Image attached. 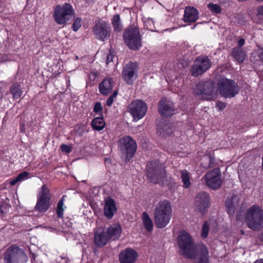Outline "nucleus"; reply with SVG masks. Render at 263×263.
Returning a JSON list of instances; mask_svg holds the SVG:
<instances>
[{"label":"nucleus","mask_w":263,"mask_h":263,"mask_svg":"<svg viewBox=\"0 0 263 263\" xmlns=\"http://www.w3.org/2000/svg\"><path fill=\"white\" fill-rule=\"evenodd\" d=\"M146 177L149 181L161 186L166 185L169 189H172L175 184L174 179L166 176L165 170L158 160L147 163Z\"/></svg>","instance_id":"nucleus-1"},{"label":"nucleus","mask_w":263,"mask_h":263,"mask_svg":"<svg viewBox=\"0 0 263 263\" xmlns=\"http://www.w3.org/2000/svg\"><path fill=\"white\" fill-rule=\"evenodd\" d=\"M172 213L171 203L167 200L160 201L156 206L154 213V220L159 229L165 227L169 223Z\"/></svg>","instance_id":"nucleus-2"},{"label":"nucleus","mask_w":263,"mask_h":263,"mask_svg":"<svg viewBox=\"0 0 263 263\" xmlns=\"http://www.w3.org/2000/svg\"><path fill=\"white\" fill-rule=\"evenodd\" d=\"M177 243L181 254L188 259L195 257L196 247L192 236L185 230L180 231L177 238Z\"/></svg>","instance_id":"nucleus-3"},{"label":"nucleus","mask_w":263,"mask_h":263,"mask_svg":"<svg viewBox=\"0 0 263 263\" xmlns=\"http://www.w3.org/2000/svg\"><path fill=\"white\" fill-rule=\"evenodd\" d=\"M245 220L250 229L254 231L261 229L263 228V210L258 205H253L246 211Z\"/></svg>","instance_id":"nucleus-4"},{"label":"nucleus","mask_w":263,"mask_h":263,"mask_svg":"<svg viewBox=\"0 0 263 263\" xmlns=\"http://www.w3.org/2000/svg\"><path fill=\"white\" fill-rule=\"evenodd\" d=\"M123 39L126 46L130 50L137 51L142 46L139 29L134 25L129 26L124 30Z\"/></svg>","instance_id":"nucleus-5"},{"label":"nucleus","mask_w":263,"mask_h":263,"mask_svg":"<svg viewBox=\"0 0 263 263\" xmlns=\"http://www.w3.org/2000/svg\"><path fill=\"white\" fill-rule=\"evenodd\" d=\"M74 13L72 5L66 3L63 5L58 4L54 7L52 16L58 25H64L73 17Z\"/></svg>","instance_id":"nucleus-6"},{"label":"nucleus","mask_w":263,"mask_h":263,"mask_svg":"<svg viewBox=\"0 0 263 263\" xmlns=\"http://www.w3.org/2000/svg\"><path fill=\"white\" fill-rule=\"evenodd\" d=\"M34 210L40 213L46 212L50 207L52 194L46 184H43L38 192Z\"/></svg>","instance_id":"nucleus-7"},{"label":"nucleus","mask_w":263,"mask_h":263,"mask_svg":"<svg viewBox=\"0 0 263 263\" xmlns=\"http://www.w3.org/2000/svg\"><path fill=\"white\" fill-rule=\"evenodd\" d=\"M217 85L220 95L225 98H232L239 91L237 83L231 79H221L219 81Z\"/></svg>","instance_id":"nucleus-8"},{"label":"nucleus","mask_w":263,"mask_h":263,"mask_svg":"<svg viewBox=\"0 0 263 263\" xmlns=\"http://www.w3.org/2000/svg\"><path fill=\"white\" fill-rule=\"evenodd\" d=\"M118 144L121 152L125 154V162H129L137 151L136 142L131 137L125 136L119 140Z\"/></svg>","instance_id":"nucleus-9"},{"label":"nucleus","mask_w":263,"mask_h":263,"mask_svg":"<svg viewBox=\"0 0 263 263\" xmlns=\"http://www.w3.org/2000/svg\"><path fill=\"white\" fill-rule=\"evenodd\" d=\"M215 87L210 81L201 80L199 82L193 89L196 96H202L203 100H212L215 95Z\"/></svg>","instance_id":"nucleus-10"},{"label":"nucleus","mask_w":263,"mask_h":263,"mask_svg":"<svg viewBox=\"0 0 263 263\" xmlns=\"http://www.w3.org/2000/svg\"><path fill=\"white\" fill-rule=\"evenodd\" d=\"M139 66L136 62H129L126 64L122 71L123 81L128 85H132L138 77Z\"/></svg>","instance_id":"nucleus-11"},{"label":"nucleus","mask_w":263,"mask_h":263,"mask_svg":"<svg viewBox=\"0 0 263 263\" xmlns=\"http://www.w3.org/2000/svg\"><path fill=\"white\" fill-rule=\"evenodd\" d=\"M211 67V62L207 56L198 57L191 67V74L193 77H198L206 72Z\"/></svg>","instance_id":"nucleus-12"},{"label":"nucleus","mask_w":263,"mask_h":263,"mask_svg":"<svg viewBox=\"0 0 263 263\" xmlns=\"http://www.w3.org/2000/svg\"><path fill=\"white\" fill-rule=\"evenodd\" d=\"M128 110L134 120H139L145 115L147 110V107L145 102L137 99L134 100L129 104Z\"/></svg>","instance_id":"nucleus-13"},{"label":"nucleus","mask_w":263,"mask_h":263,"mask_svg":"<svg viewBox=\"0 0 263 263\" xmlns=\"http://www.w3.org/2000/svg\"><path fill=\"white\" fill-rule=\"evenodd\" d=\"M92 31L98 39L105 41L110 37L111 28L108 23L103 20H99L96 22Z\"/></svg>","instance_id":"nucleus-14"},{"label":"nucleus","mask_w":263,"mask_h":263,"mask_svg":"<svg viewBox=\"0 0 263 263\" xmlns=\"http://www.w3.org/2000/svg\"><path fill=\"white\" fill-rule=\"evenodd\" d=\"M221 176L219 168H215L212 171L207 172L204 175V179L207 185L213 190L219 189L222 182Z\"/></svg>","instance_id":"nucleus-15"},{"label":"nucleus","mask_w":263,"mask_h":263,"mask_svg":"<svg viewBox=\"0 0 263 263\" xmlns=\"http://www.w3.org/2000/svg\"><path fill=\"white\" fill-rule=\"evenodd\" d=\"M158 110L163 118H170L175 114L173 103L165 98H162L159 102Z\"/></svg>","instance_id":"nucleus-16"},{"label":"nucleus","mask_w":263,"mask_h":263,"mask_svg":"<svg viewBox=\"0 0 263 263\" xmlns=\"http://www.w3.org/2000/svg\"><path fill=\"white\" fill-rule=\"evenodd\" d=\"M210 196L206 192L198 193L195 199V205L203 215L210 205Z\"/></svg>","instance_id":"nucleus-17"},{"label":"nucleus","mask_w":263,"mask_h":263,"mask_svg":"<svg viewBox=\"0 0 263 263\" xmlns=\"http://www.w3.org/2000/svg\"><path fill=\"white\" fill-rule=\"evenodd\" d=\"M137 257L138 254L135 250L127 248L120 253L119 260L120 263H134Z\"/></svg>","instance_id":"nucleus-18"},{"label":"nucleus","mask_w":263,"mask_h":263,"mask_svg":"<svg viewBox=\"0 0 263 263\" xmlns=\"http://www.w3.org/2000/svg\"><path fill=\"white\" fill-rule=\"evenodd\" d=\"M117 208L115 201L110 197H107L105 200L103 209L104 216L108 219H111L114 214L117 212Z\"/></svg>","instance_id":"nucleus-19"},{"label":"nucleus","mask_w":263,"mask_h":263,"mask_svg":"<svg viewBox=\"0 0 263 263\" xmlns=\"http://www.w3.org/2000/svg\"><path fill=\"white\" fill-rule=\"evenodd\" d=\"M114 81L111 78L105 77L99 85V89L101 94L106 96L112 90Z\"/></svg>","instance_id":"nucleus-20"},{"label":"nucleus","mask_w":263,"mask_h":263,"mask_svg":"<svg viewBox=\"0 0 263 263\" xmlns=\"http://www.w3.org/2000/svg\"><path fill=\"white\" fill-rule=\"evenodd\" d=\"M105 232L109 240H115L120 238L122 233V229L119 223H115L110 226Z\"/></svg>","instance_id":"nucleus-21"},{"label":"nucleus","mask_w":263,"mask_h":263,"mask_svg":"<svg viewBox=\"0 0 263 263\" xmlns=\"http://www.w3.org/2000/svg\"><path fill=\"white\" fill-rule=\"evenodd\" d=\"M109 239L106 232L102 230H97L94 235V242L98 248H102L106 245Z\"/></svg>","instance_id":"nucleus-22"},{"label":"nucleus","mask_w":263,"mask_h":263,"mask_svg":"<svg viewBox=\"0 0 263 263\" xmlns=\"http://www.w3.org/2000/svg\"><path fill=\"white\" fill-rule=\"evenodd\" d=\"M199 17L198 10L191 7H186L184 10L183 21L184 22H195Z\"/></svg>","instance_id":"nucleus-23"},{"label":"nucleus","mask_w":263,"mask_h":263,"mask_svg":"<svg viewBox=\"0 0 263 263\" xmlns=\"http://www.w3.org/2000/svg\"><path fill=\"white\" fill-rule=\"evenodd\" d=\"M239 198L237 195H233L231 198H228L225 201V205L227 212L230 215H233L238 204Z\"/></svg>","instance_id":"nucleus-24"},{"label":"nucleus","mask_w":263,"mask_h":263,"mask_svg":"<svg viewBox=\"0 0 263 263\" xmlns=\"http://www.w3.org/2000/svg\"><path fill=\"white\" fill-rule=\"evenodd\" d=\"M16 246L12 245L8 248L4 254V263H16Z\"/></svg>","instance_id":"nucleus-25"},{"label":"nucleus","mask_w":263,"mask_h":263,"mask_svg":"<svg viewBox=\"0 0 263 263\" xmlns=\"http://www.w3.org/2000/svg\"><path fill=\"white\" fill-rule=\"evenodd\" d=\"M157 132L163 137L170 135L173 132V127L171 124L159 122L157 126Z\"/></svg>","instance_id":"nucleus-26"},{"label":"nucleus","mask_w":263,"mask_h":263,"mask_svg":"<svg viewBox=\"0 0 263 263\" xmlns=\"http://www.w3.org/2000/svg\"><path fill=\"white\" fill-rule=\"evenodd\" d=\"M106 123L103 116L95 118L91 122L92 129L97 131H101L103 129Z\"/></svg>","instance_id":"nucleus-27"},{"label":"nucleus","mask_w":263,"mask_h":263,"mask_svg":"<svg viewBox=\"0 0 263 263\" xmlns=\"http://www.w3.org/2000/svg\"><path fill=\"white\" fill-rule=\"evenodd\" d=\"M231 55L239 63L244 61L246 56L245 52L242 48L237 47L232 49Z\"/></svg>","instance_id":"nucleus-28"},{"label":"nucleus","mask_w":263,"mask_h":263,"mask_svg":"<svg viewBox=\"0 0 263 263\" xmlns=\"http://www.w3.org/2000/svg\"><path fill=\"white\" fill-rule=\"evenodd\" d=\"M197 263H209V251L205 246H202L200 248Z\"/></svg>","instance_id":"nucleus-29"},{"label":"nucleus","mask_w":263,"mask_h":263,"mask_svg":"<svg viewBox=\"0 0 263 263\" xmlns=\"http://www.w3.org/2000/svg\"><path fill=\"white\" fill-rule=\"evenodd\" d=\"M67 196L64 195H63L62 198L59 201L57 204V209H56V214L57 217L59 218H62L64 215V212L65 209H66V206L64 205V202L65 201V198Z\"/></svg>","instance_id":"nucleus-30"},{"label":"nucleus","mask_w":263,"mask_h":263,"mask_svg":"<svg viewBox=\"0 0 263 263\" xmlns=\"http://www.w3.org/2000/svg\"><path fill=\"white\" fill-rule=\"evenodd\" d=\"M181 179L184 189H189L191 186V177L190 173L186 170L181 171Z\"/></svg>","instance_id":"nucleus-31"},{"label":"nucleus","mask_w":263,"mask_h":263,"mask_svg":"<svg viewBox=\"0 0 263 263\" xmlns=\"http://www.w3.org/2000/svg\"><path fill=\"white\" fill-rule=\"evenodd\" d=\"M142 217L145 228L148 232L152 231L153 228V223L148 214L146 212H143Z\"/></svg>","instance_id":"nucleus-32"},{"label":"nucleus","mask_w":263,"mask_h":263,"mask_svg":"<svg viewBox=\"0 0 263 263\" xmlns=\"http://www.w3.org/2000/svg\"><path fill=\"white\" fill-rule=\"evenodd\" d=\"M111 23L115 31L119 32L122 30V27L120 22V17L119 14H116L114 16Z\"/></svg>","instance_id":"nucleus-33"},{"label":"nucleus","mask_w":263,"mask_h":263,"mask_svg":"<svg viewBox=\"0 0 263 263\" xmlns=\"http://www.w3.org/2000/svg\"><path fill=\"white\" fill-rule=\"evenodd\" d=\"M28 258L25 251L17 246V263H25Z\"/></svg>","instance_id":"nucleus-34"},{"label":"nucleus","mask_w":263,"mask_h":263,"mask_svg":"<svg viewBox=\"0 0 263 263\" xmlns=\"http://www.w3.org/2000/svg\"><path fill=\"white\" fill-rule=\"evenodd\" d=\"M205 160L207 163H205L204 161H202L201 163V166L204 168L208 169L213 167L216 164L215 158L212 155H209Z\"/></svg>","instance_id":"nucleus-35"},{"label":"nucleus","mask_w":263,"mask_h":263,"mask_svg":"<svg viewBox=\"0 0 263 263\" xmlns=\"http://www.w3.org/2000/svg\"><path fill=\"white\" fill-rule=\"evenodd\" d=\"M210 231V225L208 221H205L202 225L201 232V237L203 238H206Z\"/></svg>","instance_id":"nucleus-36"},{"label":"nucleus","mask_w":263,"mask_h":263,"mask_svg":"<svg viewBox=\"0 0 263 263\" xmlns=\"http://www.w3.org/2000/svg\"><path fill=\"white\" fill-rule=\"evenodd\" d=\"M208 8L213 13L219 14L221 12V8L218 4H214L212 3H210L208 5Z\"/></svg>","instance_id":"nucleus-37"},{"label":"nucleus","mask_w":263,"mask_h":263,"mask_svg":"<svg viewBox=\"0 0 263 263\" xmlns=\"http://www.w3.org/2000/svg\"><path fill=\"white\" fill-rule=\"evenodd\" d=\"M103 108L102 105V104L100 102H97L95 103L93 111L98 114L99 116H103Z\"/></svg>","instance_id":"nucleus-38"},{"label":"nucleus","mask_w":263,"mask_h":263,"mask_svg":"<svg viewBox=\"0 0 263 263\" xmlns=\"http://www.w3.org/2000/svg\"><path fill=\"white\" fill-rule=\"evenodd\" d=\"M81 21L82 18L80 17H78L75 19L71 26L72 29L74 31H77L81 27Z\"/></svg>","instance_id":"nucleus-39"},{"label":"nucleus","mask_w":263,"mask_h":263,"mask_svg":"<svg viewBox=\"0 0 263 263\" xmlns=\"http://www.w3.org/2000/svg\"><path fill=\"white\" fill-rule=\"evenodd\" d=\"M30 177V173L27 172H23L17 175V182L22 181Z\"/></svg>","instance_id":"nucleus-40"},{"label":"nucleus","mask_w":263,"mask_h":263,"mask_svg":"<svg viewBox=\"0 0 263 263\" xmlns=\"http://www.w3.org/2000/svg\"><path fill=\"white\" fill-rule=\"evenodd\" d=\"M227 104L224 102H222L220 101H217L216 103V107L217 108L218 111H222L226 108Z\"/></svg>","instance_id":"nucleus-41"},{"label":"nucleus","mask_w":263,"mask_h":263,"mask_svg":"<svg viewBox=\"0 0 263 263\" xmlns=\"http://www.w3.org/2000/svg\"><path fill=\"white\" fill-rule=\"evenodd\" d=\"M61 149L63 152L69 153L71 151V148L69 145L63 144L61 145Z\"/></svg>","instance_id":"nucleus-42"},{"label":"nucleus","mask_w":263,"mask_h":263,"mask_svg":"<svg viewBox=\"0 0 263 263\" xmlns=\"http://www.w3.org/2000/svg\"><path fill=\"white\" fill-rule=\"evenodd\" d=\"M10 93L13 95V98L15 97L16 95V85L15 84H13L10 88Z\"/></svg>","instance_id":"nucleus-43"},{"label":"nucleus","mask_w":263,"mask_h":263,"mask_svg":"<svg viewBox=\"0 0 263 263\" xmlns=\"http://www.w3.org/2000/svg\"><path fill=\"white\" fill-rule=\"evenodd\" d=\"M114 55L110 52L107 55L106 57V64H108L109 63L113 61L114 58Z\"/></svg>","instance_id":"nucleus-44"},{"label":"nucleus","mask_w":263,"mask_h":263,"mask_svg":"<svg viewBox=\"0 0 263 263\" xmlns=\"http://www.w3.org/2000/svg\"><path fill=\"white\" fill-rule=\"evenodd\" d=\"M98 77V74L95 72H90L89 74V77L90 80H92V81H94L96 78Z\"/></svg>","instance_id":"nucleus-45"},{"label":"nucleus","mask_w":263,"mask_h":263,"mask_svg":"<svg viewBox=\"0 0 263 263\" xmlns=\"http://www.w3.org/2000/svg\"><path fill=\"white\" fill-rule=\"evenodd\" d=\"M245 43V40L243 39H240L238 41L237 45L238 46L236 47L237 48H240L244 45Z\"/></svg>","instance_id":"nucleus-46"},{"label":"nucleus","mask_w":263,"mask_h":263,"mask_svg":"<svg viewBox=\"0 0 263 263\" xmlns=\"http://www.w3.org/2000/svg\"><path fill=\"white\" fill-rule=\"evenodd\" d=\"M114 99L112 98V97H109L106 100V105L110 107L111 106L112 104L114 102Z\"/></svg>","instance_id":"nucleus-47"},{"label":"nucleus","mask_w":263,"mask_h":263,"mask_svg":"<svg viewBox=\"0 0 263 263\" xmlns=\"http://www.w3.org/2000/svg\"><path fill=\"white\" fill-rule=\"evenodd\" d=\"M258 57L259 61L263 64V49H261L259 50Z\"/></svg>","instance_id":"nucleus-48"},{"label":"nucleus","mask_w":263,"mask_h":263,"mask_svg":"<svg viewBox=\"0 0 263 263\" xmlns=\"http://www.w3.org/2000/svg\"><path fill=\"white\" fill-rule=\"evenodd\" d=\"M20 129L21 133H25V123L23 122H20Z\"/></svg>","instance_id":"nucleus-49"},{"label":"nucleus","mask_w":263,"mask_h":263,"mask_svg":"<svg viewBox=\"0 0 263 263\" xmlns=\"http://www.w3.org/2000/svg\"><path fill=\"white\" fill-rule=\"evenodd\" d=\"M258 240L261 242V245H263V230L261 231L260 234L258 236Z\"/></svg>","instance_id":"nucleus-50"},{"label":"nucleus","mask_w":263,"mask_h":263,"mask_svg":"<svg viewBox=\"0 0 263 263\" xmlns=\"http://www.w3.org/2000/svg\"><path fill=\"white\" fill-rule=\"evenodd\" d=\"M257 13L259 15L263 16V6H260L258 8Z\"/></svg>","instance_id":"nucleus-51"},{"label":"nucleus","mask_w":263,"mask_h":263,"mask_svg":"<svg viewBox=\"0 0 263 263\" xmlns=\"http://www.w3.org/2000/svg\"><path fill=\"white\" fill-rule=\"evenodd\" d=\"M117 95L118 91H115L110 97H112V98L114 99L117 97Z\"/></svg>","instance_id":"nucleus-52"},{"label":"nucleus","mask_w":263,"mask_h":263,"mask_svg":"<svg viewBox=\"0 0 263 263\" xmlns=\"http://www.w3.org/2000/svg\"><path fill=\"white\" fill-rule=\"evenodd\" d=\"M4 206L2 204H0V212L2 214H3L6 212V211L4 209Z\"/></svg>","instance_id":"nucleus-53"},{"label":"nucleus","mask_w":263,"mask_h":263,"mask_svg":"<svg viewBox=\"0 0 263 263\" xmlns=\"http://www.w3.org/2000/svg\"><path fill=\"white\" fill-rule=\"evenodd\" d=\"M10 184L11 185H14L16 184V178L10 181Z\"/></svg>","instance_id":"nucleus-54"},{"label":"nucleus","mask_w":263,"mask_h":263,"mask_svg":"<svg viewBox=\"0 0 263 263\" xmlns=\"http://www.w3.org/2000/svg\"><path fill=\"white\" fill-rule=\"evenodd\" d=\"M219 2L221 4H227L229 2V0H219Z\"/></svg>","instance_id":"nucleus-55"},{"label":"nucleus","mask_w":263,"mask_h":263,"mask_svg":"<svg viewBox=\"0 0 263 263\" xmlns=\"http://www.w3.org/2000/svg\"><path fill=\"white\" fill-rule=\"evenodd\" d=\"M253 263H263V259H257Z\"/></svg>","instance_id":"nucleus-56"},{"label":"nucleus","mask_w":263,"mask_h":263,"mask_svg":"<svg viewBox=\"0 0 263 263\" xmlns=\"http://www.w3.org/2000/svg\"><path fill=\"white\" fill-rule=\"evenodd\" d=\"M31 263H35V255L34 254H32V257H31Z\"/></svg>","instance_id":"nucleus-57"},{"label":"nucleus","mask_w":263,"mask_h":263,"mask_svg":"<svg viewBox=\"0 0 263 263\" xmlns=\"http://www.w3.org/2000/svg\"><path fill=\"white\" fill-rule=\"evenodd\" d=\"M258 2H263V0H256Z\"/></svg>","instance_id":"nucleus-58"},{"label":"nucleus","mask_w":263,"mask_h":263,"mask_svg":"<svg viewBox=\"0 0 263 263\" xmlns=\"http://www.w3.org/2000/svg\"><path fill=\"white\" fill-rule=\"evenodd\" d=\"M17 93H18V85H17Z\"/></svg>","instance_id":"nucleus-59"},{"label":"nucleus","mask_w":263,"mask_h":263,"mask_svg":"<svg viewBox=\"0 0 263 263\" xmlns=\"http://www.w3.org/2000/svg\"><path fill=\"white\" fill-rule=\"evenodd\" d=\"M25 249V250H28V249H27V248H25V249Z\"/></svg>","instance_id":"nucleus-60"},{"label":"nucleus","mask_w":263,"mask_h":263,"mask_svg":"<svg viewBox=\"0 0 263 263\" xmlns=\"http://www.w3.org/2000/svg\"><path fill=\"white\" fill-rule=\"evenodd\" d=\"M162 121H163V119H161V121L160 122H163ZM160 121H159L158 123H159Z\"/></svg>","instance_id":"nucleus-61"},{"label":"nucleus","mask_w":263,"mask_h":263,"mask_svg":"<svg viewBox=\"0 0 263 263\" xmlns=\"http://www.w3.org/2000/svg\"><path fill=\"white\" fill-rule=\"evenodd\" d=\"M71 224H72V223H70V226H68V227H71Z\"/></svg>","instance_id":"nucleus-62"}]
</instances>
